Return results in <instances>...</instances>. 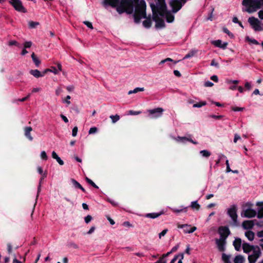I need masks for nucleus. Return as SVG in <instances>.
<instances>
[{
	"mask_svg": "<svg viewBox=\"0 0 263 263\" xmlns=\"http://www.w3.org/2000/svg\"><path fill=\"white\" fill-rule=\"evenodd\" d=\"M254 224L252 220H245L242 223L243 228L245 230L251 229Z\"/></svg>",
	"mask_w": 263,
	"mask_h": 263,
	"instance_id": "2eb2a0df",
	"label": "nucleus"
},
{
	"mask_svg": "<svg viewBox=\"0 0 263 263\" xmlns=\"http://www.w3.org/2000/svg\"><path fill=\"white\" fill-rule=\"evenodd\" d=\"M191 207L192 209H196L198 211L200 209V205L198 204L197 201H195L191 202Z\"/></svg>",
	"mask_w": 263,
	"mask_h": 263,
	"instance_id": "c756f323",
	"label": "nucleus"
},
{
	"mask_svg": "<svg viewBox=\"0 0 263 263\" xmlns=\"http://www.w3.org/2000/svg\"><path fill=\"white\" fill-rule=\"evenodd\" d=\"M246 40L247 41L250 42L255 45H259V42L257 40H256L255 39H252L250 38L249 36H248L246 37Z\"/></svg>",
	"mask_w": 263,
	"mask_h": 263,
	"instance_id": "c9c22d12",
	"label": "nucleus"
},
{
	"mask_svg": "<svg viewBox=\"0 0 263 263\" xmlns=\"http://www.w3.org/2000/svg\"><path fill=\"white\" fill-rule=\"evenodd\" d=\"M187 207H186V208H183V209H173V211L174 212V213H180V212H187Z\"/></svg>",
	"mask_w": 263,
	"mask_h": 263,
	"instance_id": "79ce46f5",
	"label": "nucleus"
},
{
	"mask_svg": "<svg viewBox=\"0 0 263 263\" xmlns=\"http://www.w3.org/2000/svg\"><path fill=\"white\" fill-rule=\"evenodd\" d=\"M141 113V111H134L132 110H130L129 111V114L130 115H138Z\"/></svg>",
	"mask_w": 263,
	"mask_h": 263,
	"instance_id": "603ef678",
	"label": "nucleus"
},
{
	"mask_svg": "<svg viewBox=\"0 0 263 263\" xmlns=\"http://www.w3.org/2000/svg\"><path fill=\"white\" fill-rule=\"evenodd\" d=\"M145 18H146V20L143 22V25L145 28H149L152 26L151 16V15H149L148 17H147L146 15Z\"/></svg>",
	"mask_w": 263,
	"mask_h": 263,
	"instance_id": "4be33fe9",
	"label": "nucleus"
},
{
	"mask_svg": "<svg viewBox=\"0 0 263 263\" xmlns=\"http://www.w3.org/2000/svg\"><path fill=\"white\" fill-rule=\"evenodd\" d=\"M32 42L31 41L25 42L24 44V47L25 48H30L32 46Z\"/></svg>",
	"mask_w": 263,
	"mask_h": 263,
	"instance_id": "09e8293b",
	"label": "nucleus"
},
{
	"mask_svg": "<svg viewBox=\"0 0 263 263\" xmlns=\"http://www.w3.org/2000/svg\"><path fill=\"white\" fill-rule=\"evenodd\" d=\"M212 44H213L214 45H215V46L217 47H219V48H221V44H222V41L220 40H216V41H214L212 42Z\"/></svg>",
	"mask_w": 263,
	"mask_h": 263,
	"instance_id": "a19ab883",
	"label": "nucleus"
},
{
	"mask_svg": "<svg viewBox=\"0 0 263 263\" xmlns=\"http://www.w3.org/2000/svg\"><path fill=\"white\" fill-rule=\"evenodd\" d=\"M144 89L143 87H142V88H140V87H137L136 88H135L133 90H130L129 92H128V94H131V93H137L139 91H144Z\"/></svg>",
	"mask_w": 263,
	"mask_h": 263,
	"instance_id": "58836bf2",
	"label": "nucleus"
},
{
	"mask_svg": "<svg viewBox=\"0 0 263 263\" xmlns=\"http://www.w3.org/2000/svg\"><path fill=\"white\" fill-rule=\"evenodd\" d=\"M150 6L153 12V20L156 22L155 27L156 28L164 27L165 23L164 20L159 16L158 7L154 3H151Z\"/></svg>",
	"mask_w": 263,
	"mask_h": 263,
	"instance_id": "20e7f679",
	"label": "nucleus"
},
{
	"mask_svg": "<svg viewBox=\"0 0 263 263\" xmlns=\"http://www.w3.org/2000/svg\"><path fill=\"white\" fill-rule=\"evenodd\" d=\"M9 3L15 10L23 13L27 12L26 9L23 6L22 3L20 0H10Z\"/></svg>",
	"mask_w": 263,
	"mask_h": 263,
	"instance_id": "0eeeda50",
	"label": "nucleus"
},
{
	"mask_svg": "<svg viewBox=\"0 0 263 263\" xmlns=\"http://www.w3.org/2000/svg\"><path fill=\"white\" fill-rule=\"evenodd\" d=\"M104 4L115 8L119 4V0H104Z\"/></svg>",
	"mask_w": 263,
	"mask_h": 263,
	"instance_id": "6ab92c4d",
	"label": "nucleus"
},
{
	"mask_svg": "<svg viewBox=\"0 0 263 263\" xmlns=\"http://www.w3.org/2000/svg\"><path fill=\"white\" fill-rule=\"evenodd\" d=\"M135 5V3L131 2L129 4H126V12L128 14H132L134 11V6Z\"/></svg>",
	"mask_w": 263,
	"mask_h": 263,
	"instance_id": "a211bd4d",
	"label": "nucleus"
},
{
	"mask_svg": "<svg viewBox=\"0 0 263 263\" xmlns=\"http://www.w3.org/2000/svg\"><path fill=\"white\" fill-rule=\"evenodd\" d=\"M242 5L246 7L245 9H242L243 11L252 13L263 6V0H243Z\"/></svg>",
	"mask_w": 263,
	"mask_h": 263,
	"instance_id": "f03ea898",
	"label": "nucleus"
},
{
	"mask_svg": "<svg viewBox=\"0 0 263 263\" xmlns=\"http://www.w3.org/2000/svg\"><path fill=\"white\" fill-rule=\"evenodd\" d=\"M156 6L158 7L160 16H164L165 15L166 20L168 23H172L174 21V16L167 10L165 0H157Z\"/></svg>",
	"mask_w": 263,
	"mask_h": 263,
	"instance_id": "7ed1b4c3",
	"label": "nucleus"
},
{
	"mask_svg": "<svg viewBox=\"0 0 263 263\" xmlns=\"http://www.w3.org/2000/svg\"><path fill=\"white\" fill-rule=\"evenodd\" d=\"M248 22L255 31H259L262 30L260 26V22L257 18L253 16L250 17L248 19Z\"/></svg>",
	"mask_w": 263,
	"mask_h": 263,
	"instance_id": "6e6552de",
	"label": "nucleus"
},
{
	"mask_svg": "<svg viewBox=\"0 0 263 263\" xmlns=\"http://www.w3.org/2000/svg\"><path fill=\"white\" fill-rule=\"evenodd\" d=\"M228 214L235 223L237 222L238 216L237 214V206L235 205H233L228 209Z\"/></svg>",
	"mask_w": 263,
	"mask_h": 263,
	"instance_id": "9d476101",
	"label": "nucleus"
},
{
	"mask_svg": "<svg viewBox=\"0 0 263 263\" xmlns=\"http://www.w3.org/2000/svg\"><path fill=\"white\" fill-rule=\"evenodd\" d=\"M256 205L259 206L257 217L259 219L263 218V202H257Z\"/></svg>",
	"mask_w": 263,
	"mask_h": 263,
	"instance_id": "dca6fc26",
	"label": "nucleus"
},
{
	"mask_svg": "<svg viewBox=\"0 0 263 263\" xmlns=\"http://www.w3.org/2000/svg\"><path fill=\"white\" fill-rule=\"evenodd\" d=\"M8 45L9 46L15 45V46H19V44L17 42H16L15 41H10L8 43Z\"/></svg>",
	"mask_w": 263,
	"mask_h": 263,
	"instance_id": "6e6d98bb",
	"label": "nucleus"
},
{
	"mask_svg": "<svg viewBox=\"0 0 263 263\" xmlns=\"http://www.w3.org/2000/svg\"><path fill=\"white\" fill-rule=\"evenodd\" d=\"M85 180L90 185H91L92 186L95 187V189H99V187L89 178L87 177H85Z\"/></svg>",
	"mask_w": 263,
	"mask_h": 263,
	"instance_id": "473e14b6",
	"label": "nucleus"
},
{
	"mask_svg": "<svg viewBox=\"0 0 263 263\" xmlns=\"http://www.w3.org/2000/svg\"><path fill=\"white\" fill-rule=\"evenodd\" d=\"M41 157L44 160H46L48 159L47 155L45 151H42L41 153Z\"/></svg>",
	"mask_w": 263,
	"mask_h": 263,
	"instance_id": "a18cd8bd",
	"label": "nucleus"
},
{
	"mask_svg": "<svg viewBox=\"0 0 263 263\" xmlns=\"http://www.w3.org/2000/svg\"><path fill=\"white\" fill-rule=\"evenodd\" d=\"M116 10L119 13L121 14L126 11L125 5L119 3L116 7Z\"/></svg>",
	"mask_w": 263,
	"mask_h": 263,
	"instance_id": "5701e85b",
	"label": "nucleus"
},
{
	"mask_svg": "<svg viewBox=\"0 0 263 263\" xmlns=\"http://www.w3.org/2000/svg\"><path fill=\"white\" fill-rule=\"evenodd\" d=\"M200 154L205 158H208L211 156V153L207 150H202L200 152Z\"/></svg>",
	"mask_w": 263,
	"mask_h": 263,
	"instance_id": "72a5a7b5",
	"label": "nucleus"
},
{
	"mask_svg": "<svg viewBox=\"0 0 263 263\" xmlns=\"http://www.w3.org/2000/svg\"><path fill=\"white\" fill-rule=\"evenodd\" d=\"M213 85L214 84L210 81H207L204 83V86L205 87H212Z\"/></svg>",
	"mask_w": 263,
	"mask_h": 263,
	"instance_id": "338daca9",
	"label": "nucleus"
},
{
	"mask_svg": "<svg viewBox=\"0 0 263 263\" xmlns=\"http://www.w3.org/2000/svg\"><path fill=\"white\" fill-rule=\"evenodd\" d=\"M211 65L215 66L218 68L219 67V64L214 59H213L212 60L211 63Z\"/></svg>",
	"mask_w": 263,
	"mask_h": 263,
	"instance_id": "8fccbe9b",
	"label": "nucleus"
},
{
	"mask_svg": "<svg viewBox=\"0 0 263 263\" xmlns=\"http://www.w3.org/2000/svg\"><path fill=\"white\" fill-rule=\"evenodd\" d=\"M83 23L85 25H86L90 29H93V26H92L91 23H90L88 21H84Z\"/></svg>",
	"mask_w": 263,
	"mask_h": 263,
	"instance_id": "4d7b16f0",
	"label": "nucleus"
},
{
	"mask_svg": "<svg viewBox=\"0 0 263 263\" xmlns=\"http://www.w3.org/2000/svg\"><path fill=\"white\" fill-rule=\"evenodd\" d=\"M197 52V50L195 49H192L187 54H186L185 57H184V59H189L190 58L193 57L195 55V54Z\"/></svg>",
	"mask_w": 263,
	"mask_h": 263,
	"instance_id": "7c9ffc66",
	"label": "nucleus"
},
{
	"mask_svg": "<svg viewBox=\"0 0 263 263\" xmlns=\"http://www.w3.org/2000/svg\"><path fill=\"white\" fill-rule=\"evenodd\" d=\"M52 157L57 160L60 165H63L64 164V161L58 156L54 151H53L52 153Z\"/></svg>",
	"mask_w": 263,
	"mask_h": 263,
	"instance_id": "393cba45",
	"label": "nucleus"
},
{
	"mask_svg": "<svg viewBox=\"0 0 263 263\" xmlns=\"http://www.w3.org/2000/svg\"><path fill=\"white\" fill-rule=\"evenodd\" d=\"M98 129L96 127H91L88 132L89 134H94L97 132Z\"/></svg>",
	"mask_w": 263,
	"mask_h": 263,
	"instance_id": "864d4df0",
	"label": "nucleus"
},
{
	"mask_svg": "<svg viewBox=\"0 0 263 263\" xmlns=\"http://www.w3.org/2000/svg\"><path fill=\"white\" fill-rule=\"evenodd\" d=\"M258 15L259 18L263 20V10H260L258 12Z\"/></svg>",
	"mask_w": 263,
	"mask_h": 263,
	"instance_id": "774afa93",
	"label": "nucleus"
},
{
	"mask_svg": "<svg viewBox=\"0 0 263 263\" xmlns=\"http://www.w3.org/2000/svg\"><path fill=\"white\" fill-rule=\"evenodd\" d=\"M256 215V212L254 210L248 209L244 211V217L249 218L254 217Z\"/></svg>",
	"mask_w": 263,
	"mask_h": 263,
	"instance_id": "4468645a",
	"label": "nucleus"
},
{
	"mask_svg": "<svg viewBox=\"0 0 263 263\" xmlns=\"http://www.w3.org/2000/svg\"><path fill=\"white\" fill-rule=\"evenodd\" d=\"M245 87L247 90H250L251 88V85L248 82H246L245 84Z\"/></svg>",
	"mask_w": 263,
	"mask_h": 263,
	"instance_id": "0e129e2a",
	"label": "nucleus"
},
{
	"mask_svg": "<svg viewBox=\"0 0 263 263\" xmlns=\"http://www.w3.org/2000/svg\"><path fill=\"white\" fill-rule=\"evenodd\" d=\"M164 109L161 107H157L153 109L147 110L149 115L151 116V118H153L160 117Z\"/></svg>",
	"mask_w": 263,
	"mask_h": 263,
	"instance_id": "1a4fd4ad",
	"label": "nucleus"
},
{
	"mask_svg": "<svg viewBox=\"0 0 263 263\" xmlns=\"http://www.w3.org/2000/svg\"><path fill=\"white\" fill-rule=\"evenodd\" d=\"M31 58L36 67H39L41 64V61L36 57L35 53L33 52L31 54Z\"/></svg>",
	"mask_w": 263,
	"mask_h": 263,
	"instance_id": "bb28decb",
	"label": "nucleus"
},
{
	"mask_svg": "<svg viewBox=\"0 0 263 263\" xmlns=\"http://www.w3.org/2000/svg\"><path fill=\"white\" fill-rule=\"evenodd\" d=\"M261 254V252L259 247L256 246L255 249L253 251V254L248 256L249 263H255Z\"/></svg>",
	"mask_w": 263,
	"mask_h": 263,
	"instance_id": "423d86ee",
	"label": "nucleus"
},
{
	"mask_svg": "<svg viewBox=\"0 0 263 263\" xmlns=\"http://www.w3.org/2000/svg\"><path fill=\"white\" fill-rule=\"evenodd\" d=\"M168 62H173L174 64H176L178 61H174L172 59L170 58H167L162 61H161L159 64V65H161V64H163L165 63Z\"/></svg>",
	"mask_w": 263,
	"mask_h": 263,
	"instance_id": "2f4dec72",
	"label": "nucleus"
},
{
	"mask_svg": "<svg viewBox=\"0 0 263 263\" xmlns=\"http://www.w3.org/2000/svg\"><path fill=\"white\" fill-rule=\"evenodd\" d=\"M245 261V258L244 257L241 255H237L234 259V263H243Z\"/></svg>",
	"mask_w": 263,
	"mask_h": 263,
	"instance_id": "c85d7f7f",
	"label": "nucleus"
},
{
	"mask_svg": "<svg viewBox=\"0 0 263 263\" xmlns=\"http://www.w3.org/2000/svg\"><path fill=\"white\" fill-rule=\"evenodd\" d=\"M110 118L111 119L112 122L115 123L120 119V116L118 115H116L115 116L111 115L110 116Z\"/></svg>",
	"mask_w": 263,
	"mask_h": 263,
	"instance_id": "ea45409f",
	"label": "nucleus"
},
{
	"mask_svg": "<svg viewBox=\"0 0 263 263\" xmlns=\"http://www.w3.org/2000/svg\"><path fill=\"white\" fill-rule=\"evenodd\" d=\"M39 25V22H33V21H30L29 22V26L31 28H34L36 26H37Z\"/></svg>",
	"mask_w": 263,
	"mask_h": 263,
	"instance_id": "37998d69",
	"label": "nucleus"
},
{
	"mask_svg": "<svg viewBox=\"0 0 263 263\" xmlns=\"http://www.w3.org/2000/svg\"><path fill=\"white\" fill-rule=\"evenodd\" d=\"M218 233L220 236V238H223L224 239H227L231 233L229 229L226 226L219 227L218 228Z\"/></svg>",
	"mask_w": 263,
	"mask_h": 263,
	"instance_id": "9b49d317",
	"label": "nucleus"
},
{
	"mask_svg": "<svg viewBox=\"0 0 263 263\" xmlns=\"http://www.w3.org/2000/svg\"><path fill=\"white\" fill-rule=\"evenodd\" d=\"M70 98H71V97L70 96H67L65 98L64 102H65L67 104L69 105L71 103L70 101H69Z\"/></svg>",
	"mask_w": 263,
	"mask_h": 263,
	"instance_id": "e2e57ef3",
	"label": "nucleus"
},
{
	"mask_svg": "<svg viewBox=\"0 0 263 263\" xmlns=\"http://www.w3.org/2000/svg\"><path fill=\"white\" fill-rule=\"evenodd\" d=\"M241 245V240L239 238H236L235 240L233 241V246L235 248V249L238 251L240 249Z\"/></svg>",
	"mask_w": 263,
	"mask_h": 263,
	"instance_id": "412c9836",
	"label": "nucleus"
},
{
	"mask_svg": "<svg viewBox=\"0 0 263 263\" xmlns=\"http://www.w3.org/2000/svg\"><path fill=\"white\" fill-rule=\"evenodd\" d=\"M68 247L73 248L74 249H78L79 248L78 246L76 243H75L73 242H69L68 244Z\"/></svg>",
	"mask_w": 263,
	"mask_h": 263,
	"instance_id": "de8ad7c7",
	"label": "nucleus"
},
{
	"mask_svg": "<svg viewBox=\"0 0 263 263\" xmlns=\"http://www.w3.org/2000/svg\"><path fill=\"white\" fill-rule=\"evenodd\" d=\"M222 259L225 263H231L230 260V256L223 253L222 255Z\"/></svg>",
	"mask_w": 263,
	"mask_h": 263,
	"instance_id": "f704fd0d",
	"label": "nucleus"
},
{
	"mask_svg": "<svg viewBox=\"0 0 263 263\" xmlns=\"http://www.w3.org/2000/svg\"><path fill=\"white\" fill-rule=\"evenodd\" d=\"M71 182L75 188L80 189L84 193H86L85 189L75 179H71Z\"/></svg>",
	"mask_w": 263,
	"mask_h": 263,
	"instance_id": "aec40b11",
	"label": "nucleus"
},
{
	"mask_svg": "<svg viewBox=\"0 0 263 263\" xmlns=\"http://www.w3.org/2000/svg\"><path fill=\"white\" fill-rule=\"evenodd\" d=\"M211 79L214 81L215 82H218V77L216 75H213L211 77Z\"/></svg>",
	"mask_w": 263,
	"mask_h": 263,
	"instance_id": "69168bd1",
	"label": "nucleus"
},
{
	"mask_svg": "<svg viewBox=\"0 0 263 263\" xmlns=\"http://www.w3.org/2000/svg\"><path fill=\"white\" fill-rule=\"evenodd\" d=\"M162 214H163L162 212L158 213H148L146 215L145 217L147 218L154 219V218L158 217L159 216H160Z\"/></svg>",
	"mask_w": 263,
	"mask_h": 263,
	"instance_id": "a878e982",
	"label": "nucleus"
},
{
	"mask_svg": "<svg viewBox=\"0 0 263 263\" xmlns=\"http://www.w3.org/2000/svg\"><path fill=\"white\" fill-rule=\"evenodd\" d=\"M92 219V217L90 215H87L85 217V221L86 223H88Z\"/></svg>",
	"mask_w": 263,
	"mask_h": 263,
	"instance_id": "13d9d810",
	"label": "nucleus"
},
{
	"mask_svg": "<svg viewBox=\"0 0 263 263\" xmlns=\"http://www.w3.org/2000/svg\"><path fill=\"white\" fill-rule=\"evenodd\" d=\"M216 244L217 246L219 251L223 252L225 250V245L226 244V239L220 238L215 239Z\"/></svg>",
	"mask_w": 263,
	"mask_h": 263,
	"instance_id": "f8f14e48",
	"label": "nucleus"
},
{
	"mask_svg": "<svg viewBox=\"0 0 263 263\" xmlns=\"http://www.w3.org/2000/svg\"><path fill=\"white\" fill-rule=\"evenodd\" d=\"M32 130V128L30 126L26 127L24 128L25 136L30 141H32L33 137L30 134V132Z\"/></svg>",
	"mask_w": 263,
	"mask_h": 263,
	"instance_id": "f3484780",
	"label": "nucleus"
},
{
	"mask_svg": "<svg viewBox=\"0 0 263 263\" xmlns=\"http://www.w3.org/2000/svg\"><path fill=\"white\" fill-rule=\"evenodd\" d=\"M210 117L212 118H214V119H221L223 116L222 115H211Z\"/></svg>",
	"mask_w": 263,
	"mask_h": 263,
	"instance_id": "680f3d73",
	"label": "nucleus"
},
{
	"mask_svg": "<svg viewBox=\"0 0 263 263\" xmlns=\"http://www.w3.org/2000/svg\"><path fill=\"white\" fill-rule=\"evenodd\" d=\"M241 139V137L239 135H238L237 134H235L234 135V142L236 143L237 141L238 140H240Z\"/></svg>",
	"mask_w": 263,
	"mask_h": 263,
	"instance_id": "052dcab7",
	"label": "nucleus"
},
{
	"mask_svg": "<svg viewBox=\"0 0 263 263\" xmlns=\"http://www.w3.org/2000/svg\"><path fill=\"white\" fill-rule=\"evenodd\" d=\"M245 236L249 240L252 241L254 238V233L251 231H248L246 232Z\"/></svg>",
	"mask_w": 263,
	"mask_h": 263,
	"instance_id": "cd10ccee",
	"label": "nucleus"
},
{
	"mask_svg": "<svg viewBox=\"0 0 263 263\" xmlns=\"http://www.w3.org/2000/svg\"><path fill=\"white\" fill-rule=\"evenodd\" d=\"M245 109L244 107H234L233 106L231 107V109L234 111H242Z\"/></svg>",
	"mask_w": 263,
	"mask_h": 263,
	"instance_id": "49530a36",
	"label": "nucleus"
},
{
	"mask_svg": "<svg viewBox=\"0 0 263 263\" xmlns=\"http://www.w3.org/2000/svg\"><path fill=\"white\" fill-rule=\"evenodd\" d=\"M30 94H28L26 97L23 98L22 99H18L17 101H21V102H24L28 99V98L30 97Z\"/></svg>",
	"mask_w": 263,
	"mask_h": 263,
	"instance_id": "bf43d9fd",
	"label": "nucleus"
},
{
	"mask_svg": "<svg viewBox=\"0 0 263 263\" xmlns=\"http://www.w3.org/2000/svg\"><path fill=\"white\" fill-rule=\"evenodd\" d=\"M135 4V11L134 14L136 23H139L141 18H146V3L144 0H132Z\"/></svg>",
	"mask_w": 263,
	"mask_h": 263,
	"instance_id": "f257e3e1",
	"label": "nucleus"
},
{
	"mask_svg": "<svg viewBox=\"0 0 263 263\" xmlns=\"http://www.w3.org/2000/svg\"><path fill=\"white\" fill-rule=\"evenodd\" d=\"M167 232L168 230L167 229L163 230L161 233L159 234V238L161 239L162 236H164Z\"/></svg>",
	"mask_w": 263,
	"mask_h": 263,
	"instance_id": "3c124183",
	"label": "nucleus"
},
{
	"mask_svg": "<svg viewBox=\"0 0 263 263\" xmlns=\"http://www.w3.org/2000/svg\"><path fill=\"white\" fill-rule=\"evenodd\" d=\"M206 104V102L205 101H202V102H200L199 103H195L193 105V107H198V108H200V107H201L202 106H204Z\"/></svg>",
	"mask_w": 263,
	"mask_h": 263,
	"instance_id": "e433bc0d",
	"label": "nucleus"
},
{
	"mask_svg": "<svg viewBox=\"0 0 263 263\" xmlns=\"http://www.w3.org/2000/svg\"><path fill=\"white\" fill-rule=\"evenodd\" d=\"M256 246L250 245L248 243L244 242L242 244V249L245 253H249L255 249Z\"/></svg>",
	"mask_w": 263,
	"mask_h": 263,
	"instance_id": "ddd939ff",
	"label": "nucleus"
},
{
	"mask_svg": "<svg viewBox=\"0 0 263 263\" xmlns=\"http://www.w3.org/2000/svg\"><path fill=\"white\" fill-rule=\"evenodd\" d=\"M222 30L225 33L227 34L230 38L232 39L234 37V36L233 34L231 33L226 27H223Z\"/></svg>",
	"mask_w": 263,
	"mask_h": 263,
	"instance_id": "4c0bfd02",
	"label": "nucleus"
},
{
	"mask_svg": "<svg viewBox=\"0 0 263 263\" xmlns=\"http://www.w3.org/2000/svg\"><path fill=\"white\" fill-rule=\"evenodd\" d=\"M7 250L9 254H11L12 252V247L10 243H8L7 245Z\"/></svg>",
	"mask_w": 263,
	"mask_h": 263,
	"instance_id": "c03bdc74",
	"label": "nucleus"
},
{
	"mask_svg": "<svg viewBox=\"0 0 263 263\" xmlns=\"http://www.w3.org/2000/svg\"><path fill=\"white\" fill-rule=\"evenodd\" d=\"M78 128L77 126L73 127L72 130V135L73 137H76L77 135Z\"/></svg>",
	"mask_w": 263,
	"mask_h": 263,
	"instance_id": "5fc2aeb1",
	"label": "nucleus"
},
{
	"mask_svg": "<svg viewBox=\"0 0 263 263\" xmlns=\"http://www.w3.org/2000/svg\"><path fill=\"white\" fill-rule=\"evenodd\" d=\"M29 73L36 78L43 77V74H42V73L37 69H32L30 70Z\"/></svg>",
	"mask_w": 263,
	"mask_h": 263,
	"instance_id": "b1692460",
	"label": "nucleus"
},
{
	"mask_svg": "<svg viewBox=\"0 0 263 263\" xmlns=\"http://www.w3.org/2000/svg\"><path fill=\"white\" fill-rule=\"evenodd\" d=\"M186 3L181 0H170L169 5L172 8V11L176 13L178 12Z\"/></svg>",
	"mask_w": 263,
	"mask_h": 263,
	"instance_id": "39448f33",
	"label": "nucleus"
}]
</instances>
